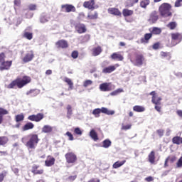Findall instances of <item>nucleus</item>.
Listing matches in <instances>:
<instances>
[{
	"mask_svg": "<svg viewBox=\"0 0 182 182\" xmlns=\"http://www.w3.org/2000/svg\"><path fill=\"white\" fill-rule=\"evenodd\" d=\"M21 141L25 144L28 151H33L38 146L39 141H41V139H39L38 134H29L23 137Z\"/></svg>",
	"mask_w": 182,
	"mask_h": 182,
	"instance_id": "1",
	"label": "nucleus"
},
{
	"mask_svg": "<svg viewBox=\"0 0 182 182\" xmlns=\"http://www.w3.org/2000/svg\"><path fill=\"white\" fill-rule=\"evenodd\" d=\"M32 79L31 77L24 75L22 77H17L16 79L14 80L8 86V89H15L18 87V89H22L28 83H31Z\"/></svg>",
	"mask_w": 182,
	"mask_h": 182,
	"instance_id": "2",
	"label": "nucleus"
},
{
	"mask_svg": "<svg viewBox=\"0 0 182 182\" xmlns=\"http://www.w3.org/2000/svg\"><path fill=\"white\" fill-rule=\"evenodd\" d=\"M171 8V4L168 3H162L159 7V14L162 18H170V16H173Z\"/></svg>",
	"mask_w": 182,
	"mask_h": 182,
	"instance_id": "3",
	"label": "nucleus"
},
{
	"mask_svg": "<svg viewBox=\"0 0 182 182\" xmlns=\"http://www.w3.org/2000/svg\"><path fill=\"white\" fill-rule=\"evenodd\" d=\"M100 113H104V114H107L108 116H112L114 114V111L109 110L106 107L96 108L92 111V114L95 115V117H100Z\"/></svg>",
	"mask_w": 182,
	"mask_h": 182,
	"instance_id": "4",
	"label": "nucleus"
},
{
	"mask_svg": "<svg viewBox=\"0 0 182 182\" xmlns=\"http://www.w3.org/2000/svg\"><path fill=\"white\" fill-rule=\"evenodd\" d=\"M171 46H176L178 45L182 41V34L180 33H171Z\"/></svg>",
	"mask_w": 182,
	"mask_h": 182,
	"instance_id": "5",
	"label": "nucleus"
},
{
	"mask_svg": "<svg viewBox=\"0 0 182 182\" xmlns=\"http://www.w3.org/2000/svg\"><path fill=\"white\" fill-rule=\"evenodd\" d=\"M65 158L68 164H75L77 161V156L73 152H68L65 154Z\"/></svg>",
	"mask_w": 182,
	"mask_h": 182,
	"instance_id": "6",
	"label": "nucleus"
},
{
	"mask_svg": "<svg viewBox=\"0 0 182 182\" xmlns=\"http://www.w3.org/2000/svg\"><path fill=\"white\" fill-rule=\"evenodd\" d=\"M130 61L134 63L135 66H141L144 62V56L141 53H135V60H133L130 58Z\"/></svg>",
	"mask_w": 182,
	"mask_h": 182,
	"instance_id": "7",
	"label": "nucleus"
},
{
	"mask_svg": "<svg viewBox=\"0 0 182 182\" xmlns=\"http://www.w3.org/2000/svg\"><path fill=\"white\" fill-rule=\"evenodd\" d=\"M31 173H33L34 176H42L45 173V170L43 168H41V166L33 164L31 167Z\"/></svg>",
	"mask_w": 182,
	"mask_h": 182,
	"instance_id": "8",
	"label": "nucleus"
},
{
	"mask_svg": "<svg viewBox=\"0 0 182 182\" xmlns=\"http://www.w3.org/2000/svg\"><path fill=\"white\" fill-rule=\"evenodd\" d=\"M44 117L45 115L43 113H38L37 114L29 115L28 117V120H30L31 122H36L38 123Z\"/></svg>",
	"mask_w": 182,
	"mask_h": 182,
	"instance_id": "9",
	"label": "nucleus"
},
{
	"mask_svg": "<svg viewBox=\"0 0 182 182\" xmlns=\"http://www.w3.org/2000/svg\"><path fill=\"white\" fill-rule=\"evenodd\" d=\"M61 9H63V12H67L68 14L70 12H76V7L72 4H63Z\"/></svg>",
	"mask_w": 182,
	"mask_h": 182,
	"instance_id": "10",
	"label": "nucleus"
},
{
	"mask_svg": "<svg viewBox=\"0 0 182 182\" xmlns=\"http://www.w3.org/2000/svg\"><path fill=\"white\" fill-rule=\"evenodd\" d=\"M157 21H159V12L153 11L149 15L148 22H149V23H156Z\"/></svg>",
	"mask_w": 182,
	"mask_h": 182,
	"instance_id": "11",
	"label": "nucleus"
},
{
	"mask_svg": "<svg viewBox=\"0 0 182 182\" xmlns=\"http://www.w3.org/2000/svg\"><path fill=\"white\" fill-rule=\"evenodd\" d=\"M95 4L96 3L95 2V0H90L87 1H85L82 6L87 9H91L92 11H93V9H96L97 8H98V6H95Z\"/></svg>",
	"mask_w": 182,
	"mask_h": 182,
	"instance_id": "12",
	"label": "nucleus"
},
{
	"mask_svg": "<svg viewBox=\"0 0 182 182\" xmlns=\"http://www.w3.org/2000/svg\"><path fill=\"white\" fill-rule=\"evenodd\" d=\"M0 70H9L11 66H12V60L10 61H3L0 63Z\"/></svg>",
	"mask_w": 182,
	"mask_h": 182,
	"instance_id": "13",
	"label": "nucleus"
},
{
	"mask_svg": "<svg viewBox=\"0 0 182 182\" xmlns=\"http://www.w3.org/2000/svg\"><path fill=\"white\" fill-rule=\"evenodd\" d=\"M33 58H35L33 51H30L25 55L22 60L24 63H28V62L32 61L33 60Z\"/></svg>",
	"mask_w": 182,
	"mask_h": 182,
	"instance_id": "14",
	"label": "nucleus"
},
{
	"mask_svg": "<svg viewBox=\"0 0 182 182\" xmlns=\"http://www.w3.org/2000/svg\"><path fill=\"white\" fill-rule=\"evenodd\" d=\"M55 161H56V159L53 156L48 155L45 161L46 167H52V166L55 165Z\"/></svg>",
	"mask_w": 182,
	"mask_h": 182,
	"instance_id": "15",
	"label": "nucleus"
},
{
	"mask_svg": "<svg viewBox=\"0 0 182 182\" xmlns=\"http://www.w3.org/2000/svg\"><path fill=\"white\" fill-rule=\"evenodd\" d=\"M119 66H120V65H119V64H115L114 65H109L108 67L105 68L102 70V73H112V72H114V70H116V69H117V68H119Z\"/></svg>",
	"mask_w": 182,
	"mask_h": 182,
	"instance_id": "16",
	"label": "nucleus"
},
{
	"mask_svg": "<svg viewBox=\"0 0 182 182\" xmlns=\"http://www.w3.org/2000/svg\"><path fill=\"white\" fill-rule=\"evenodd\" d=\"M101 92H110L112 90V85L109 82H104L100 85Z\"/></svg>",
	"mask_w": 182,
	"mask_h": 182,
	"instance_id": "17",
	"label": "nucleus"
},
{
	"mask_svg": "<svg viewBox=\"0 0 182 182\" xmlns=\"http://www.w3.org/2000/svg\"><path fill=\"white\" fill-rule=\"evenodd\" d=\"M108 14L114 16H122V11L117 8L111 7L108 9Z\"/></svg>",
	"mask_w": 182,
	"mask_h": 182,
	"instance_id": "18",
	"label": "nucleus"
},
{
	"mask_svg": "<svg viewBox=\"0 0 182 182\" xmlns=\"http://www.w3.org/2000/svg\"><path fill=\"white\" fill-rule=\"evenodd\" d=\"M75 29L78 33H86V26L83 23H78L75 25Z\"/></svg>",
	"mask_w": 182,
	"mask_h": 182,
	"instance_id": "19",
	"label": "nucleus"
},
{
	"mask_svg": "<svg viewBox=\"0 0 182 182\" xmlns=\"http://www.w3.org/2000/svg\"><path fill=\"white\" fill-rule=\"evenodd\" d=\"M55 45L58 48H61V49H66L69 47V44L66 40H59L55 43Z\"/></svg>",
	"mask_w": 182,
	"mask_h": 182,
	"instance_id": "20",
	"label": "nucleus"
},
{
	"mask_svg": "<svg viewBox=\"0 0 182 182\" xmlns=\"http://www.w3.org/2000/svg\"><path fill=\"white\" fill-rule=\"evenodd\" d=\"M92 56H99L102 52H103V49H102V46H98L97 47H94L92 50Z\"/></svg>",
	"mask_w": 182,
	"mask_h": 182,
	"instance_id": "21",
	"label": "nucleus"
},
{
	"mask_svg": "<svg viewBox=\"0 0 182 182\" xmlns=\"http://www.w3.org/2000/svg\"><path fill=\"white\" fill-rule=\"evenodd\" d=\"M153 37V33H146L144 36V38H141L140 40L141 43H149V41Z\"/></svg>",
	"mask_w": 182,
	"mask_h": 182,
	"instance_id": "22",
	"label": "nucleus"
},
{
	"mask_svg": "<svg viewBox=\"0 0 182 182\" xmlns=\"http://www.w3.org/2000/svg\"><path fill=\"white\" fill-rule=\"evenodd\" d=\"M148 160L151 164H154L156 163V152L151 151L148 155Z\"/></svg>",
	"mask_w": 182,
	"mask_h": 182,
	"instance_id": "23",
	"label": "nucleus"
},
{
	"mask_svg": "<svg viewBox=\"0 0 182 182\" xmlns=\"http://www.w3.org/2000/svg\"><path fill=\"white\" fill-rule=\"evenodd\" d=\"M111 59H113V60H119L122 62V60H123L124 58L123 57V55H122V54L114 53L111 55Z\"/></svg>",
	"mask_w": 182,
	"mask_h": 182,
	"instance_id": "24",
	"label": "nucleus"
},
{
	"mask_svg": "<svg viewBox=\"0 0 182 182\" xmlns=\"http://www.w3.org/2000/svg\"><path fill=\"white\" fill-rule=\"evenodd\" d=\"M35 127V124L32 122H27L24 126L22 127L23 132H28V130H32Z\"/></svg>",
	"mask_w": 182,
	"mask_h": 182,
	"instance_id": "25",
	"label": "nucleus"
},
{
	"mask_svg": "<svg viewBox=\"0 0 182 182\" xmlns=\"http://www.w3.org/2000/svg\"><path fill=\"white\" fill-rule=\"evenodd\" d=\"M133 14H134V11L133 10H130L129 9H124L122 10V15L124 18L132 16Z\"/></svg>",
	"mask_w": 182,
	"mask_h": 182,
	"instance_id": "26",
	"label": "nucleus"
},
{
	"mask_svg": "<svg viewBox=\"0 0 182 182\" xmlns=\"http://www.w3.org/2000/svg\"><path fill=\"white\" fill-rule=\"evenodd\" d=\"M135 4H139V0H127L125 2V8H132Z\"/></svg>",
	"mask_w": 182,
	"mask_h": 182,
	"instance_id": "27",
	"label": "nucleus"
},
{
	"mask_svg": "<svg viewBox=\"0 0 182 182\" xmlns=\"http://www.w3.org/2000/svg\"><path fill=\"white\" fill-rule=\"evenodd\" d=\"M133 110L137 113H142L146 111V108L141 105H135L133 107Z\"/></svg>",
	"mask_w": 182,
	"mask_h": 182,
	"instance_id": "28",
	"label": "nucleus"
},
{
	"mask_svg": "<svg viewBox=\"0 0 182 182\" xmlns=\"http://www.w3.org/2000/svg\"><path fill=\"white\" fill-rule=\"evenodd\" d=\"M63 82H65V83H67V85H68L70 90H73V82L70 78L68 77H65L63 78Z\"/></svg>",
	"mask_w": 182,
	"mask_h": 182,
	"instance_id": "29",
	"label": "nucleus"
},
{
	"mask_svg": "<svg viewBox=\"0 0 182 182\" xmlns=\"http://www.w3.org/2000/svg\"><path fill=\"white\" fill-rule=\"evenodd\" d=\"M53 127L50 125H44L42 128V133H52Z\"/></svg>",
	"mask_w": 182,
	"mask_h": 182,
	"instance_id": "30",
	"label": "nucleus"
},
{
	"mask_svg": "<svg viewBox=\"0 0 182 182\" xmlns=\"http://www.w3.org/2000/svg\"><path fill=\"white\" fill-rule=\"evenodd\" d=\"M90 136L91 139H92V140H94V141H97V140H99V136H97V133L96 131H95V129H91L90 132Z\"/></svg>",
	"mask_w": 182,
	"mask_h": 182,
	"instance_id": "31",
	"label": "nucleus"
},
{
	"mask_svg": "<svg viewBox=\"0 0 182 182\" xmlns=\"http://www.w3.org/2000/svg\"><path fill=\"white\" fill-rule=\"evenodd\" d=\"M149 5H150V0H141L139 3V6L144 9H146Z\"/></svg>",
	"mask_w": 182,
	"mask_h": 182,
	"instance_id": "32",
	"label": "nucleus"
},
{
	"mask_svg": "<svg viewBox=\"0 0 182 182\" xmlns=\"http://www.w3.org/2000/svg\"><path fill=\"white\" fill-rule=\"evenodd\" d=\"M99 18V13L97 11H95L93 14H88L87 18L90 19L91 21H95Z\"/></svg>",
	"mask_w": 182,
	"mask_h": 182,
	"instance_id": "33",
	"label": "nucleus"
},
{
	"mask_svg": "<svg viewBox=\"0 0 182 182\" xmlns=\"http://www.w3.org/2000/svg\"><path fill=\"white\" fill-rule=\"evenodd\" d=\"M126 164V160H123L122 161H116L113 165H112V168H119V167H122V166H123L124 164Z\"/></svg>",
	"mask_w": 182,
	"mask_h": 182,
	"instance_id": "34",
	"label": "nucleus"
},
{
	"mask_svg": "<svg viewBox=\"0 0 182 182\" xmlns=\"http://www.w3.org/2000/svg\"><path fill=\"white\" fill-rule=\"evenodd\" d=\"M67 117L70 119L72 117V114H73V110L72 109V105H67Z\"/></svg>",
	"mask_w": 182,
	"mask_h": 182,
	"instance_id": "35",
	"label": "nucleus"
},
{
	"mask_svg": "<svg viewBox=\"0 0 182 182\" xmlns=\"http://www.w3.org/2000/svg\"><path fill=\"white\" fill-rule=\"evenodd\" d=\"M9 141L8 136H0V146H5Z\"/></svg>",
	"mask_w": 182,
	"mask_h": 182,
	"instance_id": "36",
	"label": "nucleus"
},
{
	"mask_svg": "<svg viewBox=\"0 0 182 182\" xmlns=\"http://www.w3.org/2000/svg\"><path fill=\"white\" fill-rule=\"evenodd\" d=\"M172 143L173 144H182V137L175 136L172 139Z\"/></svg>",
	"mask_w": 182,
	"mask_h": 182,
	"instance_id": "37",
	"label": "nucleus"
},
{
	"mask_svg": "<svg viewBox=\"0 0 182 182\" xmlns=\"http://www.w3.org/2000/svg\"><path fill=\"white\" fill-rule=\"evenodd\" d=\"M15 120L16 123H19V122H23V120H25V115H23V114H17L15 116Z\"/></svg>",
	"mask_w": 182,
	"mask_h": 182,
	"instance_id": "38",
	"label": "nucleus"
},
{
	"mask_svg": "<svg viewBox=\"0 0 182 182\" xmlns=\"http://www.w3.org/2000/svg\"><path fill=\"white\" fill-rule=\"evenodd\" d=\"M23 38H26V39H28V41H31V39L33 38V33L26 31L23 34Z\"/></svg>",
	"mask_w": 182,
	"mask_h": 182,
	"instance_id": "39",
	"label": "nucleus"
},
{
	"mask_svg": "<svg viewBox=\"0 0 182 182\" xmlns=\"http://www.w3.org/2000/svg\"><path fill=\"white\" fill-rule=\"evenodd\" d=\"M151 102L154 105H161V97H156L151 98Z\"/></svg>",
	"mask_w": 182,
	"mask_h": 182,
	"instance_id": "40",
	"label": "nucleus"
},
{
	"mask_svg": "<svg viewBox=\"0 0 182 182\" xmlns=\"http://www.w3.org/2000/svg\"><path fill=\"white\" fill-rule=\"evenodd\" d=\"M110 146H112V141L109 139H105L102 141V146L105 149H108Z\"/></svg>",
	"mask_w": 182,
	"mask_h": 182,
	"instance_id": "41",
	"label": "nucleus"
},
{
	"mask_svg": "<svg viewBox=\"0 0 182 182\" xmlns=\"http://www.w3.org/2000/svg\"><path fill=\"white\" fill-rule=\"evenodd\" d=\"M167 28L171 29V31H173V29H176L177 28V23L175 21H171L169 23L167 24Z\"/></svg>",
	"mask_w": 182,
	"mask_h": 182,
	"instance_id": "42",
	"label": "nucleus"
},
{
	"mask_svg": "<svg viewBox=\"0 0 182 182\" xmlns=\"http://www.w3.org/2000/svg\"><path fill=\"white\" fill-rule=\"evenodd\" d=\"M161 58H166L168 60H170L171 59V54L168 52H161Z\"/></svg>",
	"mask_w": 182,
	"mask_h": 182,
	"instance_id": "43",
	"label": "nucleus"
},
{
	"mask_svg": "<svg viewBox=\"0 0 182 182\" xmlns=\"http://www.w3.org/2000/svg\"><path fill=\"white\" fill-rule=\"evenodd\" d=\"M27 96H31V97H35L38 94L35 90H31L26 92Z\"/></svg>",
	"mask_w": 182,
	"mask_h": 182,
	"instance_id": "44",
	"label": "nucleus"
},
{
	"mask_svg": "<svg viewBox=\"0 0 182 182\" xmlns=\"http://www.w3.org/2000/svg\"><path fill=\"white\" fill-rule=\"evenodd\" d=\"M152 33L154 35H160L161 33V29L157 28V27H154L152 29Z\"/></svg>",
	"mask_w": 182,
	"mask_h": 182,
	"instance_id": "45",
	"label": "nucleus"
},
{
	"mask_svg": "<svg viewBox=\"0 0 182 182\" xmlns=\"http://www.w3.org/2000/svg\"><path fill=\"white\" fill-rule=\"evenodd\" d=\"M74 134H77V136H82L83 134V132L79 127H76L74 129Z\"/></svg>",
	"mask_w": 182,
	"mask_h": 182,
	"instance_id": "46",
	"label": "nucleus"
},
{
	"mask_svg": "<svg viewBox=\"0 0 182 182\" xmlns=\"http://www.w3.org/2000/svg\"><path fill=\"white\" fill-rule=\"evenodd\" d=\"M122 92H123V89L119 88V89L113 91L112 92H111V96H117V95H119V93H122Z\"/></svg>",
	"mask_w": 182,
	"mask_h": 182,
	"instance_id": "47",
	"label": "nucleus"
},
{
	"mask_svg": "<svg viewBox=\"0 0 182 182\" xmlns=\"http://www.w3.org/2000/svg\"><path fill=\"white\" fill-rule=\"evenodd\" d=\"M78 56H79V52H77V50H74L72 52L71 57L73 59H77Z\"/></svg>",
	"mask_w": 182,
	"mask_h": 182,
	"instance_id": "48",
	"label": "nucleus"
},
{
	"mask_svg": "<svg viewBox=\"0 0 182 182\" xmlns=\"http://www.w3.org/2000/svg\"><path fill=\"white\" fill-rule=\"evenodd\" d=\"M8 113H9L8 110L0 107V116H5V114H8Z\"/></svg>",
	"mask_w": 182,
	"mask_h": 182,
	"instance_id": "49",
	"label": "nucleus"
},
{
	"mask_svg": "<svg viewBox=\"0 0 182 182\" xmlns=\"http://www.w3.org/2000/svg\"><path fill=\"white\" fill-rule=\"evenodd\" d=\"M152 49L154 50H157V49H160V42H156L153 44Z\"/></svg>",
	"mask_w": 182,
	"mask_h": 182,
	"instance_id": "50",
	"label": "nucleus"
},
{
	"mask_svg": "<svg viewBox=\"0 0 182 182\" xmlns=\"http://www.w3.org/2000/svg\"><path fill=\"white\" fill-rule=\"evenodd\" d=\"M92 83H93V82L92 80H87L84 82L83 86H84V87H87V86H90V85H92Z\"/></svg>",
	"mask_w": 182,
	"mask_h": 182,
	"instance_id": "51",
	"label": "nucleus"
},
{
	"mask_svg": "<svg viewBox=\"0 0 182 182\" xmlns=\"http://www.w3.org/2000/svg\"><path fill=\"white\" fill-rule=\"evenodd\" d=\"M65 136H68V140H70V141H73V140H74L75 139L73 138V134H72V133L67 132L65 133Z\"/></svg>",
	"mask_w": 182,
	"mask_h": 182,
	"instance_id": "52",
	"label": "nucleus"
},
{
	"mask_svg": "<svg viewBox=\"0 0 182 182\" xmlns=\"http://www.w3.org/2000/svg\"><path fill=\"white\" fill-rule=\"evenodd\" d=\"M5 177H6V171H4L0 173V182L4 181Z\"/></svg>",
	"mask_w": 182,
	"mask_h": 182,
	"instance_id": "53",
	"label": "nucleus"
},
{
	"mask_svg": "<svg viewBox=\"0 0 182 182\" xmlns=\"http://www.w3.org/2000/svg\"><path fill=\"white\" fill-rule=\"evenodd\" d=\"M176 159L177 158L176 156H168L166 158V160H168V161H169V163H174V161H176Z\"/></svg>",
	"mask_w": 182,
	"mask_h": 182,
	"instance_id": "54",
	"label": "nucleus"
},
{
	"mask_svg": "<svg viewBox=\"0 0 182 182\" xmlns=\"http://www.w3.org/2000/svg\"><path fill=\"white\" fill-rule=\"evenodd\" d=\"M130 129H132V124L122 126V130H130Z\"/></svg>",
	"mask_w": 182,
	"mask_h": 182,
	"instance_id": "55",
	"label": "nucleus"
},
{
	"mask_svg": "<svg viewBox=\"0 0 182 182\" xmlns=\"http://www.w3.org/2000/svg\"><path fill=\"white\" fill-rule=\"evenodd\" d=\"M5 58H6V55H5V53H0V63L2 62H5Z\"/></svg>",
	"mask_w": 182,
	"mask_h": 182,
	"instance_id": "56",
	"label": "nucleus"
},
{
	"mask_svg": "<svg viewBox=\"0 0 182 182\" xmlns=\"http://www.w3.org/2000/svg\"><path fill=\"white\" fill-rule=\"evenodd\" d=\"M181 2H182V0H176L174 4L175 8H180V6H181L182 5Z\"/></svg>",
	"mask_w": 182,
	"mask_h": 182,
	"instance_id": "57",
	"label": "nucleus"
},
{
	"mask_svg": "<svg viewBox=\"0 0 182 182\" xmlns=\"http://www.w3.org/2000/svg\"><path fill=\"white\" fill-rule=\"evenodd\" d=\"M154 109L161 114V105H155Z\"/></svg>",
	"mask_w": 182,
	"mask_h": 182,
	"instance_id": "58",
	"label": "nucleus"
},
{
	"mask_svg": "<svg viewBox=\"0 0 182 182\" xmlns=\"http://www.w3.org/2000/svg\"><path fill=\"white\" fill-rule=\"evenodd\" d=\"M157 134L159 136V137H163L164 135V129H158L156 130Z\"/></svg>",
	"mask_w": 182,
	"mask_h": 182,
	"instance_id": "59",
	"label": "nucleus"
},
{
	"mask_svg": "<svg viewBox=\"0 0 182 182\" xmlns=\"http://www.w3.org/2000/svg\"><path fill=\"white\" fill-rule=\"evenodd\" d=\"M36 4H30L28 5V9L29 11H36Z\"/></svg>",
	"mask_w": 182,
	"mask_h": 182,
	"instance_id": "60",
	"label": "nucleus"
},
{
	"mask_svg": "<svg viewBox=\"0 0 182 182\" xmlns=\"http://www.w3.org/2000/svg\"><path fill=\"white\" fill-rule=\"evenodd\" d=\"M14 6H21V0H14Z\"/></svg>",
	"mask_w": 182,
	"mask_h": 182,
	"instance_id": "61",
	"label": "nucleus"
},
{
	"mask_svg": "<svg viewBox=\"0 0 182 182\" xmlns=\"http://www.w3.org/2000/svg\"><path fill=\"white\" fill-rule=\"evenodd\" d=\"M40 21L41 23H46V22H48V18H46L45 16H43L40 18Z\"/></svg>",
	"mask_w": 182,
	"mask_h": 182,
	"instance_id": "62",
	"label": "nucleus"
},
{
	"mask_svg": "<svg viewBox=\"0 0 182 182\" xmlns=\"http://www.w3.org/2000/svg\"><path fill=\"white\" fill-rule=\"evenodd\" d=\"M145 180L146 181L151 182L153 181L154 178H153V176H148L145 178Z\"/></svg>",
	"mask_w": 182,
	"mask_h": 182,
	"instance_id": "63",
	"label": "nucleus"
},
{
	"mask_svg": "<svg viewBox=\"0 0 182 182\" xmlns=\"http://www.w3.org/2000/svg\"><path fill=\"white\" fill-rule=\"evenodd\" d=\"M87 182H100V179L92 178Z\"/></svg>",
	"mask_w": 182,
	"mask_h": 182,
	"instance_id": "64",
	"label": "nucleus"
}]
</instances>
